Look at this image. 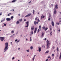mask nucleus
<instances>
[{
    "label": "nucleus",
    "instance_id": "nucleus-24",
    "mask_svg": "<svg viewBox=\"0 0 61 61\" xmlns=\"http://www.w3.org/2000/svg\"><path fill=\"white\" fill-rule=\"evenodd\" d=\"M37 18H38L37 17H36V18H35V20H36H36H37Z\"/></svg>",
    "mask_w": 61,
    "mask_h": 61
},
{
    "label": "nucleus",
    "instance_id": "nucleus-43",
    "mask_svg": "<svg viewBox=\"0 0 61 61\" xmlns=\"http://www.w3.org/2000/svg\"><path fill=\"white\" fill-rule=\"evenodd\" d=\"M5 18H4V19L3 20V21H5Z\"/></svg>",
    "mask_w": 61,
    "mask_h": 61
},
{
    "label": "nucleus",
    "instance_id": "nucleus-22",
    "mask_svg": "<svg viewBox=\"0 0 61 61\" xmlns=\"http://www.w3.org/2000/svg\"><path fill=\"white\" fill-rule=\"evenodd\" d=\"M11 19H13V18H14V16H11Z\"/></svg>",
    "mask_w": 61,
    "mask_h": 61
},
{
    "label": "nucleus",
    "instance_id": "nucleus-64",
    "mask_svg": "<svg viewBox=\"0 0 61 61\" xmlns=\"http://www.w3.org/2000/svg\"><path fill=\"white\" fill-rule=\"evenodd\" d=\"M12 10H13V11H14V9H13Z\"/></svg>",
    "mask_w": 61,
    "mask_h": 61
},
{
    "label": "nucleus",
    "instance_id": "nucleus-25",
    "mask_svg": "<svg viewBox=\"0 0 61 61\" xmlns=\"http://www.w3.org/2000/svg\"><path fill=\"white\" fill-rule=\"evenodd\" d=\"M56 24L57 25H59V23L58 22H57L56 23Z\"/></svg>",
    "mask_w": 61,
    "mask_h": 61
},
{
    "label": "nucleus",
    "instance_id": "nucleus-60",
    "mask_svg": "<svg viewBox=\"0 0 61 61\" xmlns=\"http://www.w3.org/2000/svg\"><path fill=\"white\" fill-rule=\"evenodd\" d=\"M18 15H19V16H20V14H19Z\"/></svg>",
    "mask_w": 61,
    "mask_h": 61
},
{
    "label": "nucleus",
    "instance_id": "nucleus-40",
    "mask_svg": "<svg viewBox=\"0 0 61 61\" xmlns=\"http://www.w3.org/2000/svg\"><path fill=\"white\" fill-rule=\"evenodd\" d=\"M48 20H51V18H49L48 19Z\"/></svg>",
    "mask_w": 61,
    "mask_h": 61
},
{
    "label": "nucleus",
    "instance_id": "nucleus-63",
    "mask_svg": "<svg viewBox=\"0 0 61 61\" xmlns=\"http://www.w3.org/2000/svg\"><path fill=\"white\" fill-rule=\"evenodd\" d=\"M2 27H4V26H3V25H2Z\"/></svg>",
    "mask_w": 61,
    "mask_h": 61
},
{
    "label": "nucleus",
    "instance_id": "nucleus-26",
    "mask_svg": "<svg viewBox=\"0 0 61 61\" xmlns=\"http://www.w3.org/2000/svg\"><path fill=\"white\" fill-rule=\"evenodd\" d=\"M39 29L40 30H41V25L39 26Z\"/></svg>",
    "mask_w": 61,
    "mask_h": 61
},
{
    "label": "nucleus",
    "instance_id": "nucleus-57",
    "mask_svg": "<svg viewBox=\"0 0 61 61\" xmlns=\"http://www.w3.org/2000/svg\"><path fill=\"white\" fill-rule=\"evenodd\" d=\"M51 5V6H53V4Z\"/></svg>",
    "mask_w": 61,
    "mask_h": 61
},
{
    "label": "nucleus",
    "instance_id": "nucleus-58",
    "mask_svg": "<svg viewBox=\"0 0 61 61\" xmlns=\"http://www.w3.org/2000/svg\"><path fill=\"white\" fill-rule=\"evenodd\" d=\"M30 39H32L31 38H32L31 37V36H30Z\"/></svg>",
    "mask_w": 61,
    "mask_h": 61
},
{
    "label": "nucleus",
    "instance_id": "nucleus-29",
    "mask_svg": "<svg viewBox=\"0 0 61 61\" xmlns=\"http://www.w3.org/2000/svg\"><path fill=\"white\" fill-rule=\"evenodd\" d=\"M11 13H10L8 14V16H10V15H11Z\"/></svg>",
    "mask_w": 61,
    "mask_h": 61
},
{
    "label": "nucleus",
    "instance_id": "nucleus-13",
    "mask_svg": "<svg viewBox=\"0 0 61 61\" xmlns=\"http://www.w3.org/2000/svg\"><path fill=\"white\" fill-rule=\"evenodd\" d=\"M57 6H58V5H56L55 6V8H56V9H57L58 8V7H57Z\"/></svg>",
    "mask_w": 61,
    "mask_h": 61
},
{
    "label": "nucleus",
    "instance_id": "nucleus-53",
    "mask_svg": "<svg viewBox=\"0 0 61 61\" xmlns=\"http://www.w3.org/2000/svg\"><path fill=\"white\" fill-rule=\"evenodd\" d=\"M58 31H59V32H60V29Z\"/></svg>",
    "mask_w": 61,
    "mask_h": 61
},
{
    "label": "nucleus",
    "instance_id": "nucleus-28",
    "mask_svg": "<svg viewBox=\"0 0 61 61\" xmlns=\"http://www.w3.org/2000/svg\"><path fill=\"white\" fill-rule=\"evenodd\" d=\"M36 21H35L34 22V24L35 25H36Z\"/></svg>",
    "mask_w": 61,
    "mask_h": 61
},
{
    "label": "nucleus",
    "instance_id": "nucleus-17",
    "mask_svg": "<svg viewBox=\"0 0 61 61\" xmlns=\"http://www.w3.org/2000/svg\"><path fill=\"white\" fill-rule=\"evenodd\" d=\"M30 49L31 50H32L33 49V46H31L30 47Z\"/></svg>",
    "mask_w": 61,
    "mask_h": 61
},
{
    "label": "nucleus",
    "instance_id": "nucleus-37",
    "mask_svg": "<svg viewBox=\"0 0 61 61\" xmlns=\"http://www.w3.org/2000/svg\"><path fill=\"white\" fill-rule=\"evenodd\" d=\"M15 2V0H13L12 1V3H14Z\"/></svg>",
    "mask_w": 61,
    "mask_h": 61
},
{
    "label": "nucleus",
    "instance_id": "nucleus-5",
    "mask_svg": "<svg viewBox=\"0 0 61 61\" xmlns=\"http://www.w3.org/2000/svg\"><path fill=\"white\" fill-rule=\"evenodd\" d=\"M6 20L7 21H10V20H11V19H10V18H6Z\"/></svg>",
    "mask_w": 61,
    "mask_h": 61
},
{
    "label": "nucleus",
    "instance_id": "nucleus-10",
    "mask_svg": "<svg viewBox=\"0 0 61 61\" xmlns=\"http://www.w3.org/2000/svg\"><path fill=\"white\" fill-rule=\"evenodd\" d=\"M51 24H52L53 26H54V21H53L51 22Z\"/></svg>",
    "mask_w": 61,
    "mask_h": 61
},
{
    "label": "nucleus",
    "instance_id": "nucleus-8",
    "mask_svg": "<svg viewBox=\"0 0 61 61\" xmlns=\"http://www.w3.org/2000/svg\"><path fill=\"white\" fill-rule=\"evenodd\" d=\"M54 15H56V10H55L54 11Z\"/></svg>",
    "mask_w": 61,
    "mask_h": 61
},
{
    "label": "nucleus",
    "instance_id": "nucleus-46",
    "mask_svg": "<svg viewBox=\"0 0 61 61\" xmlns=\"http://www.w3.org/2000/svg\"><path fill=\"white\" fill-rule=\"evenodd\" d=\"M13 37V35L11 36H10V37Z\"/></svg>",
    "mask_w": 61,
    "mask_h": 61
},
{
    "label": "nucleus",
    "instance_id": "nucleus-52",
    "mask_svg": "<svg viewBox=\"0 0 61 61\" xmlns=\"http://www.w3.org/2000/svg\"><path fill=\"white\" fill-rule=\"evenodd\" d=\"M48 61V59H47L45 61Z\"/></svg>",
    "mask_w": 61,
    "mask_h": 61
},
{
    "label": "nucleus",
    "instance_id": "nucleus-51",
    "mask_svg": "<svg viewBox=\"0 0 61 61\" xmlns=\"http://www.w3.org/2000/svg\"><path fill=\"white\" fill-rule=\"evenodd\" d=\"M50 31L52 30V28H51L50 29Z\"/></svg>",
    "mask_w": 61,
    "mask_h": 61
},
{
    "label": "nucleus",
    "instance_id": "nucleus-32",
    "mask_svg": "<svg viewBox=\"0 0 61 61\" xmlns=\"http://www.w3.org/2000/svg\"><path fill=\"white\" fill-rule=\"evenodd\" d=\"M35 58H34V57H33V58H32V60H33V61H34V60H35Z\"/></svg>",
    "mask_w": 61,
    "mask_h": 61
},
{
    "label": "nucleus",
    "instance_id": "nucleus-11",
    "mask_svg": "<svg viewBox=\"0 0 61 61\" xmlns=\"http://www.w3.org/2000/svg\"><path fill=\"white\" fill-rule=\"evenodd\" d=\"M37 30V28H36L35 29V30L34 31V33H36V31Z\"/></svg>",
    "mask_w": 61,
    "mask_h": 61
},
{
    "label": "nucleus",
    "instance_id": "nucleus-55",
    "mask_svg": "<svg viewBox=\"0 0 61 61\" xmlns=\"http://www.w3.org/2000/svg\"><path fill=\"white\" fill-rule=\"evenodd\" d=\"M10 44H11V45H12V42H10Z\"/></svg>",
    "mask_w": 61,
    "mask_h": 61
},
{
    "label": "nucleus",
    "instance_id": "nucleus-21",
    "mask_svg": "<svg viewBox=\"0 0 61 61\" xmlns=\"http://www.w3.org/2000/svg\"><path fill=\"white\" fill-rule=\"evenodd\" d=\"M34 13H35V10H33V15H34V14H35Z\"/></svg>",
    "mask_w": 61,
    "mask_h": 61
},
{
    "label": "nucleus",
    "instance_id": "nucleus-49",
    "mask_svg": "<svg viewBox=\"0 0 61 61\" xmlns=\"http://www.w3.org/2000/svg\"><path fill=\"white\" fill-rule=\"evenodd\" d=\"M44 40H46V38H45Z\"/></svg>",
    "mask_w": 61,
    "mask_h": 61
},
{
    "label": "nucleus",
    "instance_id": "nucleus-12",
    "mask_svg": "<svg viewBox=\"0 0 61 61\" xmlns=\"http://www.w3.org/2000/svg\"><path fill=\"white\" fill-rule=\"evenodd\" d=\"M42 35L41 36V37H43L44 36V33L42 32L41 33Z\"/></svg>",
    "mask_w": 61,
    "mask_h": 61
},
{
    "label": "nucleus",
    "instance_id": "nucleus-3",
    "mask_svg": "<svg viewBox=\"0 0 61 61\" xmlns=\"http://www.w3.org/2000/svg\"><path fill=\"white\" fill-rule=\"evenodd\" d=\"M0 40L1 41H3L5 39V37H0Z\"/></svg>",
    "mask_w": 61,
    "mask_h": 61
},
{
    "label": "nucleus",
    "instance_id": "nucleus-20",
    "mask_svg": "<svg viewBox=\"0 0 61 61\" xmlns=\"http://www.w3.org/2000/svg\"><path fill=\"white\" fill-rule=\"evenodd\" d=\"M48 29V28H47L46 27L45 28V30L46 31V30H47Z\"/></svg>",
    "mask_w": 61,
    "mask_h": 61
},
{
    "label": "nucleus",
    "instance_id": "nucleus-35",
    "mask_svg": "<svg viewBox=\"0 0 61 61\" xmlns=\"http://www.w3.org/2000/svg\"><path fill=\"white\" fill-rule=\"evenodd\" d=\"M15 59V57H13L12 58V60H13Z\"/></svg>",
    "mask_w": 61,
    "mask_h": 61
},
{
    "label": "nucleus",
    "instance_id": "nucleus-23",
    "mask_svg": "<svg viewBox=\"0 0 61 61\" xmlns=\"http://www.w3.org/2000/svg\"><path fill=\"white\" fill-rule=\"evenodd\" d=\"M14 32H15V31L14 30H13V31L12 30L11 32V33H14Z\"/></svg>",
    "mask_w": 61,
    "mask_h": 61
},
{
    "label": "nucleus",
    "instance_id": "nucleus-4",
    "mask_svg": "<svg viewBox=\"0 0 61 61\" xmlns=\"http://www.w3.org/2000/svg\"><path fill=\"white\" fill-rule=\"evenodd\" d=\"M27 25H26L25 27H28L29 25V22L27 21L26 22Z\"/></svg>",
    "mask_w": 61,
    "mask_h": 61
},
{
    "label": "nucleus",
    "instance_id": "nucleus-54",
    "mask_svg": "<svg viewBox=\"0 0 61 61\" xmlns=\"http://www.w3.org/2000/svg\"><path fill=\"white\" fill-rule=\"evenodd\" d=\"M17 41V39H16L15 40V41Z\"/></svg>",
    "mask_w": 61,
    "mask_h": 61
},
{
    "label": "nucleus",
    "instance_id": "nucleus-36",
    "mask_svg": "<svg viewBox=\"0 0 61 61\" xmlns=\"http://www.w3.org/2000/svg\"><path fill=\"white\" fill-rule=\"evenodd\" d=\"M40 31V30H39V29H38V31L37 32H39Z\"/></svg>",
    "mask_w": 61,
    "mask_h": 61
},
{
    "label": "nucleus",
    "instance_id": "nucleus-59",
    "mask_svg": "<svg viewBox=\"0 0 61 61\" xmlns=\"http://www.w3.org/2000/svg\"><path fill=\"white\" fill-rule=\"evenodd\" d=\"M32 41V39H30V41Z\"/></svg>",
    "mask_w": 61,
    "mask_h": 61
},
{
    "label": "nucleus",
    "instance_id": "nucleus-45",
    "mask_svg": "<svg viewBox=\"0 0 61 61\" xmlns=\"http://www.w3.org/2000/svg\"><path fill=\"white\" fill-rule=\"evenodd\" d=\"M53 49H54L55 48V46H53L52 47Z\"/></svg>",
    "mask_w": 61,
    "mask_h": 61
},
{
    "label": "nucleus",
    "instance_id": "nucleus-33",
    "mask_svg": "<svg viewBox=\"0 0 61 61\" xmlns=\"http://www.w3.org/2000/svg\"><path fill=\"white\" fill-rule=\"evenodd\" d=\"M52 56L53 57H54V54H52Z\"/></svg>",
    "mask_w": 61,
    "mask_h": 61
},
{
    "label": "nucleus",
    "instance_id": "nucleus-50",
    "mask_svg": "<svg viewBox=\"0 0 61 61\" xmlns=\"http://www.w3.org/2000/svg\"><path fill=\"white\" fill-rule=\"evenodd\" d=\"M50 56H49L48 57V58H50Z\"/></svg>",
    "mask_w": 61,
    "mask_h": 61
},
{
    "label": "nucleus",
    "instance_id": "nucleus-34",
    "mask_svg": "<svg viewBox=\"0 0 61 61\" xmlns=\"http://www.w3.org/2000/svg\"><path fill=\"white\" fill-rule=\"evenodd\" d=\"M26 51L27 52H29V50H27Z\"/></svg>",
    "mask_w": 61,
    "mask_h": 61
},
{
    "label": "nucleus",
    "instance_id": "nucleus-27",
    "mask_svg": "<svg viewBox=\"0 0 61 61\" xmlns=\"http://www.w3.org/2000/svg\"><path fill=\"white\" fill-rule=\"evenodd\" d=\"M42 29H43L44 30L45 29V26H43L42 27Z\"/></svg>",
    "mask_w": 61,
    "mask_h": 61
},
{
    "label": "nucleus",
    "instance_id": "nucleus-39",
    "mask_svg": "<svg viewBox=\"0 0 61 61\" xmlns=\"http://www.w3.org/2000/svg\"><path fill=\"white\" fill-rule=\"evenodd\" d=\"M52 31H51V33H50V34H51V36H52Z\"/></svg>",
    "mask_w": 61,
    "mask_h": 61
},
{
    "label": "nucleus",
    "instance_id": "nucleus-19",
    "mask_svg": "<svg viewBox=\"0 0 61 61\" xmlns=\"http://www.w3.org/2000/svg\"><path fill=\"white\" fill-rule=\"evenodd\" d=\"M41 18H45V16H41Z\"/></svg>",
    "mask_w": 61,
    "mask_h": 61
},
{
    "label": "nucleus",
    "instance_id": "nucleus-62",
    "mask_svg": "<svg viewBox=\"0 0 61 61\" xmlns=\"http://www.w3.org/2000/svg\"><path fill=\"white\" fill-rule=\"evenodd\" d=\"M51 15H50L49 16V17H51Z\"/></svg>",
    "mask_w": 61,
    "mask_h": 61
},
{
    "label": "nucleus",
    "instance_id": "nucleus-38",
    "mask_svg": "<svg viewBox=\"0 0 61 61\" xmlns=\"http://www.w3.org/2000/svg\"><path fill=\"white\" fill-rule=\"evenodd\" d=\"M39 20V18H38L37 19V21H38V22H40V20Z\"/></svg>",
    "mask_w": 61,
    "mask_h": 61
},
{
    "label": "nucleus",
    "instance_id": "nucleus-48",
    "mask_svg": "<svg viewBox=\"0 0 61 61\" xmlns=\"http://www.w3.org/2000/svg\"><path fill=\"white\" fill-rule=\"evenodd\" d=\"M26 21V19H24V21Z\"/></svg>",
    "mask_w": 61,
    "mask_h": 61
},
{
    "label": "nucleus",
    "instance_id": "nucleus-15",
    "mask_svg": "<svg viewBox=\"0 0 61 61\" xmlns=\"http://www.w3.org/2000/svg\"><path fill=\"white\" fill-rule=\"evenodd\" d=\"M49 52V51H47L45 52L46 54H47Z\"/></svg>",
    "mask_w": 61,
    "mask_h": 61
},
{
    "label": "nucleus",
    "instance_id": "nucleus-16",
    "mask_svg": "<svg viewBox=\"0 0 61 61\" xmlns=\"http://www.w3.org/2000/svg\"><path fill=\"white\" fill-rule=\"evenodd\" d=\"M59 59H61V52L60 53V57L59 58Z\"/></svg>",
    "mask_w": 61,
    "mask_h": 61
},
{
    "label": "nucleus",
    "instance_id": "nucleus-14",
    "mask_svg": "<svg viewBox=\"0 0 61 61\" xmlns=\"http://www.w3.org/2000/svg\"><path fill=\"white\" fill-rule=\"evenodd\" d=\"M30 34H31V35H33V31H31V32L30 33Z\"/></svg>",
    "mask_w": 61,
    "mask_h": 61
},
{
    "label": "nucleus",
    "instance_id": "nucleus-9",
    "mask_svg": "<svg viewBox=\"0 0 61 61\" xmlns=\"http://www.w3.org/2000/svg\"><path fill=\"white\" fill-rule=\"evenodd\" d=\"M31 30H32V31H34V26H33L31 27Z\"/></svg>",
    "mask_w": 61,
    "mask_h": 61
},
{
    "label": "nucleus",
    "instance_id": "nucleus-42",
    "mask_svg": "<svg viewBox=\"0 0 61 61\" xmlns=\"http://www.w3.org/2000/svg\"><path fill=\"white\" fill-rule=\"evenodd\" d=\"M36 55H34V56L33 57H34V58H35V57H36Z\"/></svg>",
    "mask_w": 61,
    "mask_h": 61
},
{
    "label": "nucleus",
    "instance_id": "nucleus-61",
    "mask_svg": "<svg viewBox=\"0 0 61 61\" xmlns=\"http://www.w3.org/2000/svg\"><path fill=\"white\" fill-rule=\"evenodd\" d=\"M18 32H17L16 33V35H17V34H18Z\"/></svg>",
    "mask_w": 61,
    "mask_h": 61
},
{
    "label": "nucleus",
    "instance_id": "nucleus-56",
    "mask_svg": "<svg viewBox=\"0 0 61 61\" xmlns=\"http://www.w3.org/2000/svg\"><path fill=\"white\" fill-rule=\"evenodd\" d=\"M2 15V13H0V15Z\"/></svg>",
    "mask_w": 61,
    "mask_h": 61
},
{
    "label": "nucleus",
    "instance_id": "nucleus-31",
    "mask_svg": "<svg viewBox=\"0 0 61 61\" xmlns=\"http://www.w3.org/2000/svg\"><path fill=\"white\" fill-rule=\"evenodd\" d=\"M19 21L20 22H22V19H21L19 20Z\"/></svg>",
    "mask_w": 61,
    "mask_h": 61
},
{
    "label": "nucleus",
    "instance_id": "nucleus-6",
    "mask_svg": "<svg viewBox=\"0 0 61 61\" xmlns=\"http://www.w3.org/2000/svg\"><path fill=\"white\" fill-rule=\"evenodd\" d=\"M39 48V51L40 52L41 51V48L40 47V46L38 47Z\"/></svg>",
    "mask_w": 61,
    "mask_h": 61
},
{
    "label": "nucleus",
    "instance_id": "nucleus-41",
    "mask_svg": "<svg viewBox=\"0 0 61 61\" xmlns=\"http://www.w3.org/2000/svg\"><path fill=\"white\" fill-rule=\"evenodd\" d=\"M19 41H20V40H19L18 41H17V43H18L19 42Z\"/></svg>",
    "mask_w": 61,
    "mask_h": 61
},
{
    "label": "nucleus",
    "instance_id": "nucleus-2",
    "mask_svg": "<svg viewBox=\"0 0 61 61\" xmlns=\"http://www.w3.org/2000/svg\"><path fill=\"white\" fill-rule=\"evenodd\" d=\"M47 44V49H48V48H50V47L49 46V44H50V43H49V42L48 41V40H47L46 41Z\"/></svg>",
    "mask_w": 61,
    "mask_h": 61
},
{
    "label": "nucleus",
    "instance_id": "nucleus-7",
    "mask_svg": "<svg viewBox=\"0 0 61 61\" xmlns=\"http://www.w3.org/2000/svg\"><path fill=\"white\" fill-rule=\"evenodd\" d=\"M31 13H30L29 14H28V15H26L25 16V17H28V16H30V15H31Z\"/></svg>",
    "mask_w": 61,
    "mask_h": 61
},
{
    "label": "nucleus",
    "instance_id": "nucleus-47",
    "mask_svg": "<svg viewBox=\"0 0 61 61\" xmlns=\"http://www.w3.org/2000/svg\"><path fill=\"white\" fill-rule=\"evenodd\" d=\"M4 26H6V25L5 24H4Z\"/></svg>",
    "mask_w": 61,
    "mask_h": 61
},
{
    "label": "nucleus",
    "instance_id": "nucleus-30",
    "mask_svg": "<svg viewBox=\"0 0 61 61\" xmlns=\"http://www.w3.org/2000/svg\"><path fill=\"white\" fill-rule=\"evenodd\" d=\"M56 50H57V51H59V50L58 49V47H57V48Z\"/></svg>",
    "mask_w": 61,
    "mask_h": 61
},
{
    "label": "nucleus",
    "instance_id": "nucleus-18",
    "mask_svg": "<svg viewBox=\"0 0 61 61\" xmlns=\"http://www.w3.org/2000/svg\"><path fill=\"white\" fill-rule=\"evenodd\" d=\"M19 23H20L19 21H17V22H16V24L17 25H18V24H19Z\"/></svg>",
    "mask_w": 61,
    "mask_h": 61
},
{
    "label": "nucleus",
    "instance_id": "nucleus-44",
    "mask_svg": "<svg viewBox=\"0 0 61 61\" xmlns=\"http://www.w3.org/2000/svg\"><path fill=\"white\" fill-rule=\"evenodd\" d=\"M38 21H37L36 22V24H38Z\"/></svg>",
    "mask_w": 61,
    "mask_h": 61
},
{
    "label": "nucleus",
    "instance_id": "nucleus-1",
    "mask_svg": "<svg viewBox=\"0 0 61 61\" xmlns=\"http://www.w3.org/2000/svg\"><path fill=\"white\" fill-rule=\"evenodd\" d=\"M5 48H4V52L6 51V50L8 49V43L6 42L5 43Z\"/></svg>",
    "mask_w": 61,
    "mask_h": 61
}]
</instances>
